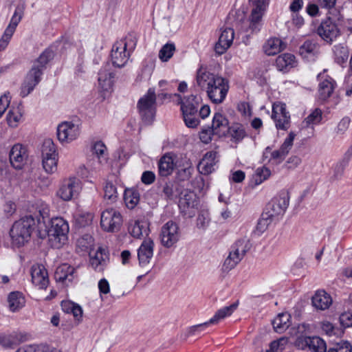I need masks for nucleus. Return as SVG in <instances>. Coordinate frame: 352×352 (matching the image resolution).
I'll return each instance as SVG.
<instances>
[{
  "instance_id": "obj_1",
  "label": "nucleus",
  "mask_w": 352,
  "mask_h": 352,
  "mask_svg": "<svg viewBox=\"0 0 352 352\" xmlns=\"http://www.w3.org/2000/svg\"><path fill=\"white\" fill-rule=\"evenodd\" d=\"M196 83L206 91L210 101L217 104L224 101L230 87L228 80L202 67L197 71Z\"/></svg>"
},
{
  "instance_id": "obj_2",
  "label": "nucleus",
  "mask_w": 352,
  "mask_h": 352,
  "mask_svg": "<svg viewBox=\"0 0 352 352\" xmlns=\"http://www.w3.org/2000/svg\"><path fill=\"white\" fill-rule=\"evenodd\" d=\"M54 52L52 49H46L34 62L31 69L27 74L21 87L20 95L26 97L41 80L47 64L54 58Z\"/></svg>"
},
{
  "instance_id": "obj_3",
  "label": "nucleus",
  "mask_w": 352,
  "mask_h": 352,
  "mask_svg": "<svg viewBox=\"0 0 352 352\" xmlns=\"http://www.w3.org/2000/svg\"><path fill=\"white\" fill-rule=\"evenodd\" d=\"M37 224H41V220L32 215H26L16 221L10 231L12 245L19 248L28 243Z\"/></svg>"
},
{
  "instance_id": "obj_4",
  "label": "nucleus",
  "mask_w": 352,
  "mask_h": 352,
  "mask_svg": "<svg viewBox=\"0 0 352 352\" xmlns=\"http://www.w3.org/2000/svg\"><path fill=\"white\" fill-rule=\"evenodd\" d=\"M69 232V224L62 217L52 218L45 232L42 234L39 231V236L42 239L48 237L50 245L54 248H60L65 243Z\"/></svg>"
},
{
  "instance_id": "obj_5",
  "label": "nucleus",
  "mask_w": 352,
  "mask_h": 352,
  "mask_svg": "<svg viewBox=\"0 0 352 352\" xmlns=\"http://www.w3.org/2000/svg\"><path fill=\"white\" fill-rule=\"evenodd\" d=\"M136 44L137 38L133 34H129L124 39L116 41L111 52L113 65L118 68L125 66Z\"/></svg>"
},
{
  "instance_id": "obj_6",
  "label": "nucleus",
  "mask_w": 352,
  "mask_h": 352,
  "mask_svg": "<svg viewBox=\"0 0 352 352\" xmlns=\"http://www.w3.org/2000/svg\"><path fill=\"white\" fill-rule=\"evenodd\" d=\"M251 248L250 241L246 238L237 240L230 248L229 255L222 265L223 272H230L242 260Z\"/></svg>"
},
{
  "instance_id": "obj_7",
  "label": "nucleus",
  "mask_w": 352,
  "mask_h": 352,
  "mask_svg": "<svg viewBox=\"0 0 352 352\" xmlns=\"http://www.w3.org/2000/svg\"><path fill=\"white\" fill-rule=\"evenodd\" d=\"M137 107L140 116L146 124H151L156 112V94L155 90L150 88L138 102Z\"/></svg>"
},
{
  "instance_id": "obj_8",
  "label": "nucleus",
  "mask_w": 352,
  "mask_h": 352,
  "mask_svg": "<svg viewBox=\"0 0 352 352\" xmlns=\"http://www.w3.org/2000/svg\"><path fill=\"white\" fill-rule=\"evenodd\" d=\"M25 8V0H20L16 7L10 23L6 28L2 36L0 38V51H3L8 45L18 24L20 23Z\"/></svg>"
},
{
  "instance_id": "obj_9",
  "label": "nucleus",
  "mask_w": 352,
  "mask_h": 352,
  "mask_svg": "<svg viewBox=\"0 0 352 352\" xmlns=\"http://www.w3.org/2000/svg\"><path fill=\"white\" fill-rule=\"evenodd\" d=\"M41 154L44 170L47 173H54L57 170L58 153L56 147L51 139L44 140Z\"/></svg>"
},
{
  "instance_id": "obj_10",
  "label": "nucleus",
  "mask_w": 352,
  "mask_h": 352,
  "mask_svg": "<svg viewBox=\"0 0 352 352\" xmlns=\"http://www.w3.org/2000/svg\"><path fill=\"white\" fill-rule=\"evenodd\" d=\"M122 223L120 212L113 208H108L101 213L100 226L103 230L114 232L119 230Z\"/></svg>"
},
{
  "instance_id": "obj_11",
  "label": "nucleus",
  "mask_w": 352,
  "mask_h": 352,
  "mask_svg": "<svg viewBox=\"0 0 352 352\" xmlns=\"http://www.w3.org/2000/svg\"><path fill=\"white\" fill-rule=\"evenodd\" d=\"M295 136L296 134L294 132H290L279 149L272 151L271 148L267 146L265 149L263 156L267 158L268 157L267 155L270 154L269 162L276 164H280L292 148Z\"/></svg>"
},
{
  "instance_id": "obj_12",
  "label": "nucleus",
  "mask_w": 352,
  "mask_h": 352,
  "mask_svg": "<svg viewBox=\"0 0 352 352\" xmlns=\"http://www.w3.org/2000/svg\"><path fill=\"white\" fill-rule=\"evenodd\" d=\"M289 201L288 192H282L267 204L264 213L272 219L274 217L282 216L289 205Z\"/></svg>"
},
{
  "instance_id": "obj_13",
  "label": "nucleus",
  "mask_w": 352,
  "mask_h": 352,
  "mask_svg": "<svg viewBox=\"0 0 352 352\" xmlns=\"http://www.w3.org/2000/svg\"><path fill=\"white\" fill-rule=\"evenodd\" d=\"M179 228L175 222L168 221L161 228V243L165 248L173 247L179 239Z\"/></svg>"
},
{
  "instance_id": "obj_14",
  "label": "nucleus",
  "mask_w": 352,
  "mask_h": 352,
  "mask_svg": "<svg viewBox=\"0 0 352 352\" xmlns=\"http://www.w3.org/2000/svg\"><path fill=\"white\" fill-rule=\"evenodd\" d=\"M272 118L278 129L286 131L290 126V115L285 103L276 102L273 104Z\"/></svg>"
},
{
  "instance_id": "obj_15",
  "label": "nucleus",
  "mask_w": 352,
  "mask_h": 352,
  "mask_svg": "<svg viewBox=\"0 0 352 352\" xmlns=\"http://www.w3.org/2000/svg\"><path fill=\"white\" fill-rule=\"evenodd\" d=\"M318 34L327 43L333 42L340 34L339 24L329 17L323 21L317 30Z\"/></svg>"
},
{
  "instance_id": "obj_16",
  "label": "nucleus",
  "mask_w": 352,
  "mask_h": 352,
  "mask_svg": "<svg viewBox=\"0 0 352 352\" xmlns=\"http://www.w3.org/2000/svg\"><path fill=\"white\" fill-rule=\"evenodd\" d=\"M79 135V125L72 122H63L58 124L57 127V137L62 144L74 141Z\"/></svg>"
},
{
  "instance_id": "obj_17",
  "label": "nucleus",
  "mask_w": 352,
  "mask_h": 352,
  "mask_svg": "<svg viewBox=\"0 0 352 352\" xmlns=\"http://www.w3.org/2000/svg\"><path fill=\"white\" fill-rule=\"evenodd\" d=\"M320 46L318 41L313 38L305 40L299 47V55L308 62H314L320 53Z\"/></svg>"
},
{
  "instance_id": "obj_18",
  "label": "nucleus",
  "mask_w": 352,
  "mask_h": 352,
  "mask_svg": "<svg viewBox=\"0 0 352 352\" xmlns=\"http://www.w3.org/2000/svg\"><path fill=\"white\" fill-rule=\"evenodd\" d=\"M252 7L250 16V28L257 30L258 24L268 7L270 0H250Z\"/></svg>"
},
{
  "instance_id": "obj_19",
  "label": "nucleus",
  "mask_w": 352,
  "mask_h": 352,
  "mask_svg": "<svg viewBox=\"0 0 352 352\" xmlns=\"http://www.w3.org/2000/svg\"><path fill=\"white\" fill-rule=\"evenodd\" d=\"M79 188V180L70 177L63 182L57 191V195L63 201H69L78 192Z\"/></svg>"
},
{
  "instance_id": "obj_20",
  "label": "nucleus",
  "mask_w": 352,
  "mask_h": 352,
  "mask_svg": "<svg viewBox=\"0 0 352 352\" xmlns=\"http://www.w3.org/2000/svg\"><path fill=\"white\" fill-rule=\"evenodd\" d=\"M197 203L196 195L192 192H186L180 197L178 206L184 215L191 218L195 215Z\"/></svg>"
},
{
  "instance_id": "obj_21",
  "label": "nucleus",
  "mask_w": 352,
  "mask_h": 352,
  "mask_svg": "<svg viewBox=\"0 0 352 352\" xmlns=\"http://www.w3.org/2000/svg\"><path fill=\"white\" fill-rule=\"evenodd\" d=\"M115 73L109 63H105L98 72L99 87L105 91H109L114 82Z\"/></svg>"
},
{
  "instance_id": "obj_22",
  "label": "nucleus",
  "mask_w": 352,
  "mask_h": 352,
  "mask_svg": "<svg viewBox=\"0 0 352 352\" xmlns=\"http://www.w3.org/2000/svg\"><path fill=\"white\" fill-rule=\"evenodd\" d=\"M32 283L39 289H45L49 284L47 271L41 264H34L31 267Z\"/></svg>"
},
{
  "instance_id": "obj_23",
  "label": "nucleus",
  "mask_w": 352,
  "mask_h": 352,
  "mask_svg": "<svg viewBox=\"0 0 352 352\" xmlns=\"http://www.w3.org/2000/svg\"><path fill=\"white\" fill-rule=\"evenodd\" d=\"M10 162L15 169H21L28 158L27 149L22 144H14L10 151Z\"/></svg>"
},
{
  "instance_id": "obj_24",
  "label": "nucleus",
  "mask_w": 352,
  "mask_h": 352,
  "mask_svg": "<svg viewBox=\"0 0 352 352\" xmlns=\"http://www.w3.org/2000/svg\"><path fill=\"white\" fill-rule=\"evenodd\" d=\"M234 38V31L227 28L221 30L218 41L215 44L214 51L219 55L224 54L230 47Z\"/></svg>"
},
{
  "instance_id": "obj_25",
  "label": "nucleus",
  "mask_w": 352,
  "mask_h": 352,
  "mask_svg": "<svg viewBox=\"0 0 352 352\" xmlns=\"http://www.w3.org/2000/svg\"><path fill=\"white\" fill-rule=\"evenodd\" d=\"M154 242L151 238L144 240L138 250L139 265H147L153 256Z\"/></svg>"
},
{
  "instance_id": "obj_26",
  "label": "nucleus",
  "mask_w": 352,
  "mask_h": 352,
  "mask_svg": "<svg viewBox=\"0 0 352 352\" xmlns=\"http://www.w3.org/2000/svg\"><path fill=\"white\" fill-rule=\"evenodd\" d=\"M210 128L212 129L214 134L218 137L226 136L229 131V121L226 116L217 112L213 116Z\"/></svg>"
},
{
  "instance_id": "obj_27",
  "label": "nucleus",
  "mask_w": 352,
  "mask_h": 352,
  "mask_svg": "<svg viewBox=\"0 0 352 352\" xmlns=\"http://www.w3.org/2000/svg\"><path fill=\"white\" fill-rule=\"evenodd\" d=\"M318 78L320 81L318 88L319 98L322 100H325L332 94L336 82L331 77L327 76L324 78L322 74H319Z\"/></svg>"
},
{
  "instance_id": "obj_28",
  "label": "nucleus",
  "mask_w": 352,
  "mask_h": 352,
  "mask_svg": "<svg viewBox=\"0 0 352 352\" xmlns=\"http://www.w3.org/2000/svg\"><path fill=\"white\" fill-rule=\"evenodd\" d=\"M217 153L215 151L207 152L198 164L197 168L200 173L208 175L214 170L217 162Z\"/></svg>"
},
{
  "instance_id": "obj_29",
  "label": "nucleus",
  "mask_w": 352,
  "mask_h": 352,
  "mask_svg": "<svg viewBox=\"0 0 352 352\" xmlns=\"http://www.w3.org/2000/svg\"><path fill=\"white\" fill-rule=\"evenodd\" d=\"M76 270L67 263H63L59 265L55 272V278L58 282L65 284L72 283L76 276Z\"/></svg>"
},
{
  "instance_id": "obj_30",
  "label": "nucleus",
  "mask_w": 352,
  "mask_h": 352,
  "mask_svg": "<svg viewBox=\"0 0 352 352\" xmlns=\"http://www.w3.org/2000/svg\"><path fill=\"white\" fill-rule=\"evenodd\" d=\"M108 261V254L106 250L102 248L98 249L94 256L90 255V265L97 272H102L107 266Z\"/></svg>"
},
{
  "instance_id": "obj_31",
  "label": "nucleus",
  "mask_w": 352,
  "mask_h": 352,
  "mask_svg": "<svg viewBox=\"0 0 352 352\" xmlns=\"http://www.w3.org/2000/svg\"><path fill=\"white\" fill-rule=\"evenodd\" d=\"M175 155L172 153L164 155L158 162V171L162 177H167L172 174L175 166Z\"/></svg>"
},
{
  "instance_id": "obj_32",
  "label": "nucleus",
  "mask_w": 352,
  "mask_h": 352,
  "mask_svg": "<svg viewBox=\"0 0 352 352\" xmlns=\"http://www.w3.org/2000/svg\"><path fill=\"white\" fill-rule=\"evenodd\" d=\"M311 302L316 309L325 310L332 304V298L325 291L318 290L312 297Z\"/></svg>"
},
{
  "instance_id": "obj_33",
  "label": "nucleus",
  "mask_w": 352,
  "mask_h": 352,
  "mask_svg": "<svg viewBox=\"0 0 352 352\" xmlns=\"http://www.w3.org/2000/svg\"><path fill=\"white\" fill-rule=\"evenodd\" d=\"M9 310L12 312L20 311L25 305L24 295L20 292H12L8 296Z\"/></svg>"
},
{
  "instance_id": "obj_34",
  "label": "nucleus",
  "mask_w": 352,
  "mask_h": 352,
  "mask_svg": "<svg viewBox=\"0 0 352 352\" xmlns=\"http://www.w3.org/2000/svg\"><path fill=\"white\" fill-rule=\"evenodd\" d=\"M131 235L137 239L147 236L149 232L148 223L145 220H136L131 223L129 227Z\"/></svg>"
},
{
  "instance_id": "obj_35",
  "label": "nucleus",
  "mask_w": 352,
  "mask_h": 352,
  "mask_svg": "<svg viewBox=\"0 0 352 352\" xmlns=\"http://www.w3.org/2000/svg\"><path fill=\"white\" fill-rule=\"evenodd\" d=\"M285 43L279 38L272 37L267 39L263 46L264 52L268 56H274L284 50Z\"/></svg>"
},
{
  "instance_id": "obj_36",
  "label": "nucleus",
  "mask_w": 352,
  "mask_h": 352,
  "mask_svg": "<svg viewBox=\"0 0 352 352\" xmlns=\"http://www.w3.org/2000/svg\"><path fill=\"white\" fill-rule=\"evenodd\" d=\"M295 56L289 53L279 55L276 59V67L279 71L287 72L295 65Z\"/></svg>"
},
{
  "instance_id": "obj_37",
  "label": "nucleus",
  "mask_w": 352,
  "mask_h": 352,
  "mask_svg": "<svg viewBox=\"0 0 352 352\" xmlns=\"http://www.w3.org/2000/svg\"><path fill=\"white\" fill-rule=\"evenodd\" d=\"M303 342L309 350L314 352H327L325 342L318 336L305 337Z\"/></svg>"
},
{
  "instance_id": "obj_38",
  "label": "nucleus",
  "mask_w": 352,
  "mask_h": 352,
  "mask_svg": "<svg viewBox=\"0 0 352 352\" xmlns=\"http://www.w3.org/2000/svg\"><path fill=\"white\" fill-rule=\"evenodd\" d=\"M60 305L62 310L65 313L72 314L76 320H81L82 317V309L78 304L70 300H63Z\"/></svg>"
},
{
  "instance_id": "obj_39",
  "label": "nucleus",
  "mask_w": 352,
  "mask_h": 352,
  "mask_svg": "<svg viewBox=\"0 0 352 352\" xmlns=\"http://www.w3.org/2000/svg\"><path fill=\"white\" fill-rule=\"evenodd\" d=\"M238 307V303L234 302L230 306L224 307L219 309L214 316L209 320V323L211 324H216L225 318L230 316L236 310Z\"/></svg>"
},
{
  "instance_id": "obj_40",
  "label": "nucleus",
  "mask_w": 352,
  "mask_h": 352,
  "mask_svg": "<svg viewBox=\"0 0 352 352\" xmlns=\"http://www.w3.org/2000/svg\"><path fill=\"white\" fill-rule=\"evenodd\" d=\"M290 315L288 313L279 314L272 321V325L276 332L283 333L290 326Z\"/></svg>"
},
{
  "instance_id": "obj_41",
  "label": "nucleus",
  "mask_w": 352,
  "mask_h": 352,
  "mask_svg": "<svg viewBox=\"0 0 352 352\" xmlns=\"http://www.w3.org/2000/svg\"><path fill=\"white\" fill-rule=\"evenodd\" d=\"M200 97L197 95H190L184 101H181V110L182 112H196L200 103Z\"/></svg>"
},
{
  "instance_id": "obj_42",
  "label": "nucleus",
  "mask_w": 352,
  "mask_h": 352,
  "mask_svg": "<svg viewBox=\"0 0 352 352\" xmlns=\"http://www.w3.org/2000/svg\"><path fill=\"white\" fill-rule=\"evenodd\" d=\"M124 199L128 208L133 209L140 201V193L135 188H128L124 190Z\"/></svg>"
},
{
  "instance_id": "obj_43",
  "label": "nucleus",
  "mask_w": 352,
  "mask_h": 352,
  "mask_svg": "<svg viewBox=\"0 0 352 352\" xmlns=\"http://www.w3.org/2000/svg\"><path fill=\"white\" fill-rule=\"evenodd\" d=\"M228 133L236 142H241L246 136L245 127L240 123H234L229 126Z\"/></svg>"
},
{
  "instance_id": "obj_44",
  "label": "nucleus",
  "mask_w": 352,
  "mask_h": 352,
  "mask_svg": "<svg viewBox=\"0 0 352 352\" xmlns=\"http://www.w3.org/2000/svg\"><path fill=\"white\" fill-rule=\"evenodd\" d=\"M94 239L91 235L85 234L80 236L76 242V248L78 251L88 252L94 246Z\"/></svg>"
},
{
  "instance_id": "obj_45",
  "label": "nucleus",
  "mask_w": 352,
  "mask_h": 352,
  "mask_svg": "<svg viewBox=\"0 0 352 352\" xmlns=\"http://www.w3.org/2000/svg\"><path fill=\"white\" fill-rule=\"evenodd\" d=\"M6 119L10 126L16 127L22 119V113L19 108L10 109L7 114Z\"/></svg>"
},
{
  "instance_id": "obj_46",
  "label": "nucleus",
  "mask_w": 352,
  "mask_h": 352,
  "mask_svg": "<svg viewBox=\"0 0 352 352\" xmlns=\"http://www.w3.org/2000/svg\"><path fill=\"white\" fill-rule=\"evenodd\" d=\"M322 111L321 109L316 108L304 120L302 124L306 127H309L311 125L318 124L322 120Z\"/></svg>"
},
{
  "instance_id": "obj_47",
  "label": "nucleus",
  "mask_w": 352,
  "mask_h": 352,
  "mask_svg": "<svg viewBox=\"0 0 352 352\" xmlns=\"http://www.w3.org/2000/svg\"><path fill=\"white\" fill-rule=\"evenodd\" d=\"M271 175V170L265 167H260L256 170L255 174L253 176V180L255 185H259L265 180L269 178Z\"/></svg>"
},
{
  "instance_id": "obj_48",
  "label": "nucleus",
  "mask_w": 352,
  "mask_h": 352,
  "mask_svg": "<svg viewBox=\"0 0 352 352\" xmlns=\"http://www.w3.org/2000/svg\"><path fill=\"white\" fill-rule=\"evenodd\" d=\"M175 51L174 43H166L164 45L159 52V58L163 62L168 61L173 55Z\"/></svg>"
},
{
  "instance_id": "obj_49",
  "label": "nucleus",
  "mask_w": 352,
  "mask_h": 352,
  "mask_svg": "<svg viewBox=\"0 0 352 352\" xmlns=\"http://www.w3.org/2000/svg\"><path fill=\"white\" fill-rule=\"evenodd\" d=\"M184 121L188 128H195L198 126L199 120L196 118V112H182Z\"/></svg>"
},
{
  "instance_id": "obj_50",
  "label": "nucleus",
  "mask_w": 352,
  "mask_h": 352,
  "mask_svg": "<svg viewBox=\"0 0 352 352\" xmlns=\"http://www.w3.org/2000/svg\"><path fill=\"white\" fill-rule=\"evenodd\" d=\"M117 197L118 192L116 186L111 182H107L104 186V198L114 202Z\"/></svg>"
},
{
  "instance_id": "obj_51",
  "label": "nucleus",
  "mask_w": 352,
  "mask_h": 352,
  "mask_svg": "<svg viewBox=\"0 0 352 352\" xmlns=\"http://www.w3.org/2000/svg\"><path fill=\"white\" fill-rule=\"evenodd\" d=\"M327 352H352V346L346 341L340 342L333 344Z\"/></svg>"
},
{
  "instance_id": "obj_52",
  "label": "nucleus",
  "mask_w": 352,
  "mask_h": 352,
  "mask_svg": "<svg viewBox=\"0 0 352 352\" xmlns=\"http://www.w3.org/2000/svg\"><path fill=\"white\" fill-rule=\"evenodd\" d=\"M46 345H25L20 347L16 352H48Z\"/></svg>"
},
{
  "instance_id": "obj_53",
  "label": "nucleus",
  "mask_w": 352,
  "mask_h": 352,
  "mask_svg": "<svg viewBox=\"0 0 352 352\" xmlns=\"http://www.w3.org/2000/svg\"><path fill=\"white\" fill-rule=\"evenodd\" d=\"M92 221V215L91 214H80L75 217V223L80 228H83L91 224Z\"/></svg>"
},
{
  "instance_id": "obj_54",
  "label": "nucleus",
  "mask_w": 352,
  "mask_h": 352,
  "mask_svg": "<svg viewBox=\"0 0 352 352\" xmlns=\"http://www.w3.org/2000/svg\"><path fill=\"white\" fill-rule=\"evenodd\" d=\"M286 343L287 340L285 338L274 340L270 343L269 349H267L265 352H281Z\"/></svg>"
},
{
  "instance_id": "obj_55",
  "label": "nucleus",
  "mask_w": 352,
  "mask_h": 352,
  "mask_svg": "<svg viewBox=\"0 0 352 352\" xmlns=\"http://www.w3.org/2000/svg\"><path fill=\"white\" fill-rule=\"evenodd\" d=\"M348 164L341 161L338 162L333 167V174L331 177V179L338 180L340 179L343 175L345 167Z\"/></svg>"
},
{
  "instance_id": "obj_56",
  "label": "nucleus",
  "mask_w": 352,
  "mask_h": 352,
  "mask_svg": "<svg viewBox=\"0 0 352 352\" xmlns=\"http://www.w3.org/2000/svg\"><path fill=\"white\" fill-rule=\"evenodd\" d=\"M91 149L93 153L100 160L104 155L107 148L102 142L97 141L93 144Z\"/></svg>"
},
{
  "instance_id": "obj_57",
  "label": "nucleus",
  "mask_w": 352,
  "mask_h": 352,
  "mask_svg": "<svg viewBox=\"0 0 352 352\" xmlns=\"http://www.w3.org/2000/svg\"><path fill=\"white\" fill-rule=\"evenodd\" d=\"M211 324L209 323V320L206 322H204V323H201V324H197V325H194V326H192L191 327L189 328V329L188 330V333H187V336H195V335H198L199 334L201 331H203L204 330H205V329L206 327H208L209 325H210Z\"/></svg>"
},
{
  "instance_id": "obj_58",
  "label": "nucleus",
  "mask_w": 352,
  "mask_h": 352,
  "mask_svg": "<svg viewBox=\"0 0 352 352\" xmlns=\"http://www.w3.org/2000/svg\"><path fill=\"white\" fill-rule=\"evenodd\" d=\"M351 120L349 117H344L338 124L335 131L338 135L344 134L348 129Z\"/></svg>"
},
{
  "instance_id": "obj_59",
  "label": "nucleus",
  "mask_w": 352,
  "mask_h": 352,
  "mask_svg": "<svg viewBox=\"0 0 352 352\" xmlns=\"http://www.w3.org/2000/svg\"><path fill=\"white\" fill-rule=\"evenodd\" d=\"M11 100L10 92L5 93L0 97V118L9 107Z\"/></svg>"
},
{
  "instance_id": "obj_60",
  "label": "nucleus",
  "mask_w": 352,
  "mask_h": 352,
  "mask_svg": "<svg viewBox=\"0 0 352 352\" xmlns=\"http://www.w3.org/2000/svg\"><path fill=\"white\" fill-rule=\"evenodd\" d=\"M272 221V218H270L265 213H263L262 214L261 218L258 221L256 226L257 230H258L261 232H264L267 229V226H269Z\"/></svg>"
},
{
  "instance_id": "obj_61",
  "label": "nucleus",
  "mask_w": 352,
  "mask_h": 352,
  "mask_svg": "<svg viewBox=\"0 0 352 352\" xmlns=\"http://www.w3.org/2000/svg\"><path fill=\"white\" fill-rule=\"evenodd\" d=\"M214 135L210 127L204 129L199 133L201 141L205 144L209 143L212 140V135Z\"/></svg>"
},
{
  "instance_id": "obj_62",
  "label": "nucleus",
  "mask_w": 352,
  "mask_h": 352,
  "mask_svg": "<svg viewBox=\"0 0 352 352\" xmlns=\"http://www.w3.org/2000/svg\"><path fill=\"white\" fill-rule=\"evenodd\" d=\"M340 322L344 328L352 327V314L350 312L342 314L340 316Z\"/></svg>"
},
{
  "instance_id": "obj_63",
  "label": "nucleus",
  "mask_w": 352,
  "mask_h": 352,
  "mask_svg": "<svg viewBox=\"0 0 352 352\" xmlns=\"http://www.w3.org/2000/svg\"><path fill=\"white\" fill-rule=\"evenodd\" d=\"M210 219L207 213H201L197 219V226L199 228L205 229L209 224Z\"/></svg>"
},
{
  "instance_id": "obj_64",
  "label": "nucleus",
  "mask_w": 352,
  "mask_h": 352,
  "mask_svg": "<svg viewBox=\"0 0 352 352\" xmlns=\"http://www.w3.org/2000/svg\"><path fill=\"white\" fill-rule=\"evenodd\" d=\"M155 180V175L153 171L146 170L143 172L141 181L143 184L150 185L153 184Z\"/></svg>"
}]
</instances>
